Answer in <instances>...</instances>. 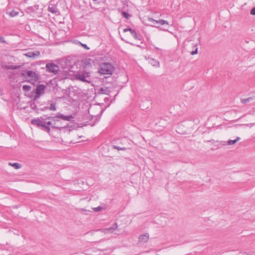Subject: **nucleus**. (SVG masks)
<instances>
[{"label":"nucleus","instance_id":"nucleus-1","mask_svg":"<svg viewBox=\"0 0 255 255\" xmlns=\"http://www.w3.org/2000/svg\"><path fill=\"white\" fill-rule=\"evenodd\" d=\"M25 80L30 83L33 84L38 80V75L35 71L31 70H25L22 74Z\"/></svg>","mask_w":255,"mask_h":255},{"label":"nucleus","instance_id":"nucleus-2","mask_svg":"<svg viewBox=\"0 0 255 255\" xmlns=\"http://www.w3.org/2000/svg\"><path fill=\"white\" fill-rule=\"evenodd\" d=\"M114 70V66L111 63L105 62L100 64L99 72L102 75H112Z\"/></svg>","mask_w":255,"mask_h":255},{"label":"nucleus","instance_id":"nucleus-3","mask_svg":"<svg viewBox=\"0 0 255 255\" xmlns=\"http://www.w3.org/2000/svg\"><path fill=\"white\" fill-rule=\"evenodd\" d=\"M74 119V117L71 115L65 116L60 113H57L55 116L49 117L48 119L51 120L53 122H58L62 119L64 121H71Z\"/></svg>","mask_w":255,"mask_h":255},{"label":"nucleus","instance_id":"nucleus-4","mask_svg":"<svg viewBox=\"0 0 255 255\" xmlns=\"http://www.w3.org/2000/svg\"><path fill=\"white\" fill-rule=\"evenodd\" d=\"M89 73L86 71H83L82 72L77 73L75 75V77L76 79L82 82L88 83H89L90 81L87 79L89 78Z\"/></svg>","mask_w":255,"mask_h":255},{"label":"nucleus","instance_id":"nucleus-5","mask_svg":"<svg viewBox=\"0 0 255 255\" xmlns=\"http://www.w3.org/2000/svg\"><path fill=\"white\" fill-rule=\"evenodd\" d=\"M46 69L47 71L54 75L57 74L59 71V67L54 63H47L46 65Z\"/></svg>","mask_w":255,"mask_h":255},{"label":"nucleus","instance_id":"nucleus-6","mask_svg":"<svg viewBox=\"0 0 255 255\" xmlns=\"http://www.w3.org/2000/svg\"><path fill=\"white\" fill-rule=\"evenodd\" d=\"M118 226L117 223H114V224L112 226V227L107 228L105 229H100L99 231L102 233L106 234L108 233H113L114 232L115 230H116L118 228Z\"/></svg>","mask_w":255,"mask_h":255},{"label":"nucleus","instance_id":"nucleus-7","mask_svg":"<svg viewBox=\"0 0 255 255\" xmlns=\"http://www.w3.org/2000/svg\"><path fill=\"white\" fill-rule=\"evenodd\" d=\"M45 87L43 85H39L37 86L35 91V97L38 98L41 95L44 93Z\"/></svg>","mask_w":255,"mask_h":255},{"label":"nucleus","instance_id":"nucleus-8","mask_svg":"<svg viewBox=\"0 0 255 255\" xmlns=\"http://www.w3.org/2000/svg\"><path fill=\"white\" fill-rule=\"evenodd\" d=\"M149 236L148 233L140 235L138 238V242L141 244L146 243L149 240Z\"/></svg>","mask_w":255,"mask_h":255},{"label":"nucleus","instance_id":"nucleus-9","mask_svg":"<svg viewBox=\"0 0 255 255\" xmlns=\"http://www.w3.org/2000/svg\"><path fill=\"white\" fill-rule=\"evenodd\" d=\"M52 128H56V129H59L60 131H65L66 130L67 131H70V130L69 129V126L68 125L67 126H64L63 127H60V126H58L57 125H56V122H52Z\"/></svg>","mask_w":255,"mask_h":255},{"label":"nucleus","instance_id":"nucleus-10","mask_svg":"<svg viewBox=\"0 0 255 255\" xmlns=\"http://www.w3.org/2000/svg\"><path fill=\"white\" fill-rule=\"evenodd\" d=\"M148 20L152 23L153 24H159L160 25H164V24H169V23L167 21L163 20V19H159L158 20H156L153 19L152 18H149Z\"/></svg>","mask_w":255,"mask_h":255},{"label":"nucleus","instance_id":"nucleus-11","mask_svg":"<svg viewBox=\"0 0 255 255\" xmlns=\"http://www.w3.org/2000/svg\"><path fill=\"white\" fill-rule=\"evenodd\" d=\"M48 11L56 15H58L59 13L57 7L53 4H50L49 5L48 7Z\"/></svg>","mask_w":255,"mask_h":255},{"label":"nucleus","instance_id":"nucleus-12","mask_svg":"<svg viewBox=\"0 0 255 255\" xmlns=\"http://www.w3.org/2000/svg\"><path fill=\"white\" fill-rule=\"evenodd\" d=\"M24 55L29 58H35L40 55V52L39 51H29L25 53Z\"/></svg>","mask_w":255,"mask_h":255},{"label":"nucleus","instance_id":"nucleus-13","mask_svg":"<svg viewBox=\"0 0 255 255\" xmlns=\"http://www.w3.org/2000/svg\"><path fill=\"white\" fill-rule=\"evenodd\" d=\"M1 66L2 68L6 69H12L15 70L17 69L19 67L17 66H14L10 64H6L4 62H2L1 64Z\"/></svg>","mask_w":255,"mask_h":255},{"label":"nucleus","instance_id":"nucleus-14","mask_svg":"<svg viewBox=\"0 0 255 255\" xmlns=\"http://www.w3.org/2000/svg\"><path fill=\"white\" fill-rule=\"evenodd\" d=\"M44 131L50 133V128L49 126L46 125V121H43L41 126L40 127Z\"/></svg>","mask_w":255,"mask_h":255},{"label":"nucleus","instance_id":"nucleus-15","mask_svg":"<svg viewBox=\"0 0 255 255\" xmlns=\"http://www.w3.org/2000/svg\"><path fill=\"white\" fill-rule=\"evenodd\" d=\"M43 121L41 120L39 118H37L32 119L31 121V123L32 125H36L37 126L40 127Z\"/></svg>","mask_w":255,"mask_h":255},{"label":"nucleus","instance_id":"nucleus-16","mask_svg":"<svg viewBox=\"0 0 255 255\" xmlns=\"http://www.w3.org/2000/svg\"><path fill=\"white\" fill-rule=\"evenodd\" d=\"M149 63L151 65L155 67H159L160 65L159 62L158 61H156L153 59H150V60L149 61Z\"/></svg>","mask_w":255,"mask_h":255},{"label":"nucleus","instance_id":"nucleus-17","mask_svg":"<svg viewBox=\"0 0 255 255\" xmlns=\"http://www.w3.org/2000/svg\"><path fill=\"white\" fill-rule=\"evenodd\" d=\"M45 109H48L52 111H55L57 110L56 103H51L49 107H45Z\"/></svg>","mask_w":255,"mask_h":255},{"label":"nucleus","instance_id":"nucleus-18","mask_svg":"<svg viewBox=\"0 0 255 255\" xmlns=\"http://www.w3.org/2000/svg\"><path fill=\"white\" fill-rule=\"evenodd\" d=\"M240 137H237V138L235 140H231V139H230L228 140V144L229 145H233V144H235L237 142H238L239 140H240Z\"/></svg>","mask_w":255,"mask_h":255},{"label":"nucleus","instance_id":"nucleus-19","mask_svg":"<svg viewBox=\"0 0 255 255\" xmlns=\"http://www.w3.org/2000/svg\"><path fill=\"white\" fill-rule=\"evenodd\" d=\"M9 165H11V166L13 167L15 169H18L21 168V165L19 163H9Z\"/></svg>","mask_w":255,"mask_h":255},{"label":"nucleus","instance_id":"nucleus-20","mask_svg":"<svg viewBox=\"0 0 255 255\" xmlns=\"http://www.w3.org/2000/svg\"><path fill=\"white\" fill-rule=\"evenodd\" d=\"M253 100V98L252 97H250L247 99H241V103L243 104H246L249 102H250L251 100Z\"/></svg>","mask_w":255,"mask_h":255},{"label":"nucleus","instance_id":"nucleus-21","mask_svg":"<svg viewBox=\"0 0 255 255\" xmlns=\"http://www.w3.org/2000/svg\"><path fill=\"white\" fill-rule=\"evenodd\" d=\"M130 34L135 39H136V40L139 39L138 37L137 34L136 33V32H135V30L132 31L131 32Z\"/></svg>","mask_w":255,"mask_h":255},{"label":"nucleus","instance_id":"nucleus-22","mask_svg":"<svg viewBox=\"0 0 255 255\" xmlns=\"http://www.w3.org/2000/svg\"><path fill=\"white\" fill-rule=\"evenodd\" d=\"M18 13H19V12L18 11L12 10V11L9 12V15L11 17H14V16H16L17 15H18Z\"/></svg>","mask_w":255,"mask_h":255},{"label":"nucleus","instance_id":"nucleus-23","mask_svg":"<svg viewBox=\"0 0 255 255\" xmlns=\"http://www.w3.org/2000/svg\"><path fill=\"white\" fill-rule=\"evenodd\" d=\"M122 15L127 19H128L130 16V15L128 13L125 11H123L122 12Z\"/></svg>","mask_w":255,"mask_h":255},{"label":"nucleus","instance_id":"nucleus-24","mask_svg":"<svg viewBox=\"0 0 255 255\" xmlns=\"http://www.w3.org/2000/svg\"><path fill=\"white\" fill-rule=\"evenodd\" d=\"M22 89L24 90L28 91H29L31 89V86H28V85H24L22 87Z\"/></svg>","mask_w":255,"mask_h":255},{"label":"nucleus","instance_id":"nucleus-25","mask_svg":"<svg viewBox=\"0 0 255 255\" xmlns=\"http://www.w3.org/2000/svg\"><path fill=\"white\" fill-rule=\"evenodd\" d=\"M195 49L194 51H193L191 52V54L193 55L198 53V48L197 47V45H195Z\"/></svg>","mask_w":255,"mask_h":255},{"label":"nucleus","instance_id":"nucleus-26","mask_svg":"<svg viewBox=\"0 0 255 255\" xmlns=\"http://www.w3.org/2000/svg\"><path fill=\"white\" fill-rule=\"evenodd\" d=\"M134 30L133 29H131V28H129V27H128V28H125L124 29V32H126L127 31H129L130 33H131V32L132 31Z\"/></svg>","mask_w":255,"mask_h":255},{"label":"nucleus","instance_id":"nucleus-27","mask_svg":"<svg viewBox=\"0 0 255 255\" xmlns=\"http://www.w3.org/2000/svg\"><path fill=\"white\" fill-rule=\"evenodd\" d=\"M134 30L133 29H131V28H129V27H128V28H125L124 29V32H126L127 31H129L130 33H131V32L132 31Z\"/></svg>","mask_w":255,"mask_h":255},{"label":"nucleus","instance_id":"nucleus-28","mask_svg":"<svg viewBox=\"0 0 255 255\" xmlns=\"http://www.w3.org/2000/svg\"><path fill=\"white\" fill-rule=\"evenodd\" d=\"M79 43L80 44V45L83 46L84 48H85L87 50H89L90 49V48L89 47H88V46L85 44H82V43L80 42H79Z\"/></svg>","mask_w":255,"mask_h":255},{"label":"nucleus","instance_id":"nucleus-29","mask_svg":"<svg viewBox=\"0 0 255 255\" xmlns=\"http://www.w3.org/2000/svg\"><path fill=\"white\" fill-rule=\"evenodd\" d=\"M115 148L119 150H124L126 149V148H125V147H121L117 146H115Z\"/></svg>","mask_w":255,"mask_h":255},{"label":"nucleus","instance_id":"nucleus-30","mask_svg":"<svg viewBox=\"0 0 255 255\" xmlns=\"http://www.w3.org/2000/svg\"><path fill=\"white\" fill-rule=\"evenodd\" d=\"M102 208L100 206L94 208V210L96 212H99L102 210Z\"/></svg>","mask_w":255,"mask_h":255},{"label":"nucleus","instance_id":"nucleus-31","mask_svg":"<svg viewBox=\"0 0 255 255\" xmlns=\"http://www.w3.org/2000/svg\"><path fill=\"white\" fill-rule=\"evenodd\" d=\"M250 13L252 15H255V7L253 8L250 11Z\"/></svg>","mask_w":255,"mask_h":255},{"label":"nucleus","instance_id":"nucleus-32","mask_svg":"<svg viewBox=\"0 0 255 255\" xmlns=\"http://www.w3.org/2000/svg\"><path fill=\"white\" fill-rule=\"evenodd\" d=\"M52 121H48L47 122H46V125L48 126H51V127H52Z\"/></svg>","mask_w":255,"mask_h":255},{"label":"nucleus","instance_id":"nucleus-33","mask_svg":"<svg viewBox=\"0 0 255 255\" xmlns=\"http://www.w3.org/2000/svg\"><path fill=\"white\" fill-rule=\"evenodd\" d=\"M3 38L1 37H0V42H3Z\"/></svg>","mask_w":255,"mask_h":255},{"label":"nucleus","instance_id":"nucleus-34","mask_svg":"<svg viewBox=\"0 0 255 255\" xmlns=\"http://www.w3.org/2000/svg\"><path fill=\"white\" fill-rule=\"evenodd\" d=\"M156 49L158 50H161V49L159 48H157V47H156Z\"/></svg>","mask_w":255,"mask_h":255},{"label":"nucleus","instance_id":"nucleus-35","mask_svg":"<svg viewBox=\"0 0 255 255\" xmlns=\"http://www.w3.org/2000/svg\"><path fill=\"white\" fill-rule=\"evenodd\" d=\"M246 126H249V125L246 124Z\"/></svg>","mask_w":255,"mask_h":255}]
</instances>
